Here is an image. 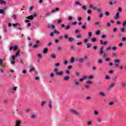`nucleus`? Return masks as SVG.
Instances as JSON below:
<instances>
[{"label":"nucleus","mask_w":126,"mask_h":126,"mask_svg":"<svg viewBox=\"0 0 126 126\" xmlns=\"http://www.w3.org/2000/svg\"><path fill=\"white\" fill-rule=\"evenodd\" d=\"M18 49V47L17 46H11L9 48V51H16Z\"/></svg>","instance_id":"39448f33"},{"label":"nucleus","mask_w":126,"mask_h":126,"mask_svg":"<svg viewBox=\"0 0 126 126\" xmlns=\"http://www.w3.org/2000/svg\"><path fill=\"white\" fill-rule=\"evenodd\" d=\"M0 3H1V4H6V2H5V1H3L2 0H0Z\"/></svg>","instance_id":"2f4dec72"},{"label":"nucleus","mask_w":126,"mask_h":126,"mask_svg":"<svg viewBox=\"0 0 126 126\" xmlns=\"http://www.w3.org/2000/svg\"><path fill=\"white\" fill-rule=\"evenodd\" d=\"M94 25H95V26H97V25H98V27H100V26H101V23H100V22H95L94 24Z\"/></svg>","instance_id":"4468645a"},{"label":"nucleus","mask_w":126,"mask_h":126,"mask_svg":"<svg viewBox=\"0 0 126 126\" xmlns=\"http://www.w3.org/2000/svg\"><path fill=\"white\" fill-rule=\"evenodd\" d=\"M55 28H56V26L55 25H52L51 26V29H55Z\"/></svg>","instance_id":"69168bd1"},{"label":"nucleus","mask_w":126,"mask_h":126,"mask_svg":"<svg viewBox=\"0 0 126 126\" xmlns=\"http://www.w3.org/2000/svg\"><path fill=\"white\" fill-rule=\"evenodd\" d=\"M121 86L122 88H123V89H126V82H123L122 83H121Z\"/></svg>","instance_id":"6e6552de"},{"label":"nucleus","mask_w":126,"mask_h":126,"mask_svg":"<svg viewBox=\"0 0 126 126\" xmlns=\"http://www.w3.org/2000/svg\"><path fill=\"white\" fill-rule=\"evenodd\" d=\"M43 54H47V53H48V48H44L43 51Z\"/></svg>","instance_id":"cd10ccee"},{"label":"nucleus","mask_w":126,"mask_h":126,"mask_svg":"<svg viewBox=\"0 0 126 126\" xmlns=\"http://www.w3.org/2000/svg\"><path fill=\"white\" fill-rule=\"evenodd\" d=\"M70 50L71 51H74V50H75V47H73V46H71L70 47Z\"/></svg>","instance_id":"58836bf2"},{"label":"nucleus","mask_w":126,"mask_h":126,"mask_svg":"<svg viewBox=\"0 0 126 126\" xmlns=\"http://www.w3.org/2000/svg\"><path fill=\"white\" fill-rule=\"evenodd\" d=\"M27 19H29L30 20H33V16L32 15H31L30 16H28L26 18Z\"/></svg>","instance_id":"6ab92c4d"},{"label":"nucleus","mask_w":126,"mask_h":126,"mask_svg":"<svg viewBox=\"0 0 126 126\" xmlns=\"http://www.w3.org/2000/svg\"><path fill=\"white\" fill-rule=\"evenodd\" d=\"M77 20L78 21H81V20H82V18L80 17H77Z\"/></svg>","instance_id":"052dcab7"},{"label":"nucleus","mask_w":126,"mask_h":126,"mask_svg":"<svg viewBox=\"0 0 126 126\" xmlns=\"http://www.w3.org/2000/svg\"><path fill=\"white\" fill-rule=\"evenodd\" d=\"M114 4H116V3H117V1H116V0L114 1L113 3V2H112V1H110L109 2V4L111 5V6L114 5Z\"/></svg>","instance_id":"f3484780"},{"label":"nucleus","mask_w":126,"mask_h":126,"mask_svg":"<svg viewBox=\"0 0 126 126\" xmlns=\"http://www.w3.org/2000/svg\"><path fill=\"white\" fill-rule=\"evenodd\" d=\"M98 17H99V18H102L103 17V13H101L100 14H99V15H98Z\"/></svg>","instance_id":"680f3d73"},{"label":"nucleus","mask_w":126,"mask_h":126,"mask_svg":"<svg viewBox=\"0 0 126 126\" xmlns=\"http://www.w3.org/2000/svg\"><path fill=\"white\" fill-rule=\"evenodd\" d=\"M100 33H101V32L99 30H97L95 32V35H100Z\"/></svg>","instance_id":"e433bc0d"},{"label":"nucleus","mask_w":126,"mask_h":126,"mask_svg":"<svg viewBox=\"0 0 126 126\" xmlns=\"http://www.w3.org/2000/svg\"><path fill=\"white\" fill-rule=\"evenodd\" d=\"M61 28H64L65 30H69L70 29V24H69V25L66 26H65L63 24H62V25H61Z\"/></svg>","instance_id":"7ed1b4c3"},{"label":"nucleus","mask_w":126,"mask_h":126,"mask_svg":"<svg viewBox=\"0 0 126 126\" xmlns=\"http://www.w3.org/2000/svg\"><path fill=\"white\" fill-rule=\"evenodd\" d=\"M50 77H51V78H53V77H54V76H55V74H54L53 73H51L50 75Z\"/></svg>","instance_id":"6e6d98bb"},{"label":"nucleus","mask_w":126,"mask_h":126,"mask_svg":"<svg viewBox=\"0 0 126 126\" xmlns=\"http://www.w3.org/2000/svg\"><path fill=\"white\" fill-rule=\"evenodd\" d=\"M76 59L74 58V57H72L70 58V63H74V61H76Z\"/></svg>","instance_id":"1a4fd4ad"},{"label":"nucleus","mask_w":126,"mask_h":126,"mask_svg":"<svg viewBox=\"0 0 126 126\" xmlns=\"http://www.w3.org/2000/svg\"><path fill=\"white\" fill-rule=\"evenodd\" d=\"M114 86H115V83L111 84L109 87V90H111V89H112Z\"/></svg>","instance_id":"b1692460"},{"label":"nucleus","mask_w":126,"mask_h":126,"mask_svg":"<svg viewBox=\"0 0 126 126\" xmlns=\"http://www.w3.org/2000/svg\"><path fill=\"white\" fill-rule=\"evenodd\" d=\"M70 112L71 113V114H73V115H75L76 116H78V112L73 109H70Z\"/></svg>","instance_id":"423d86ee"},{"label":"nucleus","mask_w":126,"mask_h":126,"mask_svg":"<svg viewBox=\"0 0 126 126\" xmlns=\"http://www.w3.org/2000/svg\"><path fill=\"white\" fill-rule=\"evenodd\" d=\"M31 118L32 119H36L37 118V114H32Z\"/></svg>","instance_id":"5701e85b"},{"label":"nucleus","mask_w":126,"mask_h":126,"mask_svg":"<svg viewBox=\"0 0 126 126\" xmlns=\"http://www.w3.org/2000/svg\"><path fill=\"white\" fill-rule=\"evenodd\" d=\"M54 33H56V34H60L59 32H58L56 30L54 31Z\"/></svg>","instance_id":"338daca9"},{"label":"nucleus","mask_w":126,"mask_h":126,"mask_svg":"<svg viewBox=\"0 0 126 126\" xmlns=\"http://www.w3.org/2000/svg\"><path fill=\"white\" fill-rule=\"evenodd\" d=\"M84 61V59L83 58H81L79 60V62L80 63H83V61Z\"/></svg>","instance_id":"a18cd8bd"},{"label":"nucleus","mask_w":126,"mask_h":126,"mask_svg":"<svg viewBox=\"0 0 126 126\" xmlns=\"http://www.w3.org/2000/svg\"><path fill=\"white\" fill-rule=\"evenodd\" d=\"M99 95L100 96H101V97H105L106 96V94L105 93L102 92H99Z\"/></svg>","instance_id":"a211bd4d"},{"label":"nucleus","mask_w":126,"mask_h":126,"mask_svg":"<svg viewBox=\"0 0 126 126\" xmlns=\"http://www.w3.org/2000/svg\"><path fill=\"white\" fill-rule=\"evenodd\" d=\"M120 18V13L117 12L116 14L115 17H114V19H118Z\"/></svg>","instance_id":"ddd939ff"},{"label":"nucleus","mask_w":126,"mask_h":126,"mask_svg":"<svg viewBox=\"0 0 126 126\" xmlns=\"http://www.w3.org/2000/svg\"><path fill=\"white\" fill-rule=\"evenodd\" d=\"M115 63H121V60L119 59H116L115 60Z\"/></svg>","instance_id":"473e14b6"},{"label":"nucleus","mask_w":126,"mask_h":126,"mask_svg":"<svg viewBox=\"0 0 126 126\" xmlns=\"http://www.w3.org/2000/svg\"><path fill=\"white\" fill-rule=\"evenodd\" d=\"M87 84L89 85L92 84V81H87Z\"/></svg>","instance_id":"e2e57ef3"},{"label":"nucleus","mask_w":126,"mask_h":126,"mask_svg":"<svg viewBox=\"0 0 126 126\" xmlns=\"http://www.w3.org/2000/svg\"><path fill=\"white\" fill-rule=\"evenodd\" d=\"M118 11L119 12H122V11H123V9H122V7H118Z\"/></svg>","instance_id":"09e8293b"},{"label":"nucleus","mask_w":126,"mask_h":126,"mask_svg":"<svg viewBox=\"0 0 126 126\" xmlns=\"http://www.w3.org/2000/svg\"><path fill=\"white\" fill-rule=\"evenodd\" d=\"M76 38H77V39H81L82 36H81V34H79L78 36H76Z\"/></svg>","instance_id":"a19ab883"},{"label":"nucleus","mask_w":126,"mask_h":126,"mask_svg":"<svg viewBox=\"0 0 126 126\" xmlns=\"http://www.w3.org/2000/svg\"><path fill=\"white\" fill-rule=\"evenodd\" d=\"M87 126H91L92 125V121H88L87 123Z\"/></svg>","instance_id":"c03bdc74"},{"label":"nucleus","mask_w":126,"mask_h":126,"mask_svg":"<svg viewBox=\"0 0 126 126\" xmlns=\"http://www.w3.org/2000/svg\"><path fill=\"white\" fill-rule=\"evenodd\" d=\"M45 104H46V101H42L41 104V106L43 107V106H44Z\"/></svg>","instance_id":"603ef678"},{"label":"nucleus","mask_w":126,"mask_h":126,"mask_svg":"<svg viewBox=\"0 0 126 126\" xmlns=\"http://www.w3.org/2000/svg\"><path fill=\"white\" fill-rule=\"evenodd\" d=\"M22 72L23 74H26V73H27V71L26 70H23Z\"/></svg>","instance_id":"8fccbe9b"},{"label":"nucleus","mask_w":126,"mask_h":126,"mask_svg":"<svg viewBox=\"0 0 126 126\" xmlns=\"http://www.w3.org/2000/svg\"><path fill=\"white\" fill-rule=\"evenodd\" d=\"M20 53V51L19 50H18L17 53L15 54V56H12V58L13 60H15V58H17L18 56H19V54Z\"/></svg>","instance_id":"20e7f679"},{"label":"nucleus","mask_w":126,"mask_h":126,"mask_svg":"<svg viewBox=\"0 0 126 126\" xmlns=\"http://www.w3.org/2000/svg\"><path fill=\"white\" fill-rule=\"evenodd\" d=\"M82 78H81V79H79V81L80 82H83V81H84V80H85V79H86V76H82Z\"/></svg>","instance_id":"9d476101"},{"label":"nucleus","mask_w":126,"mask_h":126,"mask_svg":"<svg viewBox=\"0 0 126 126\" xmlns=\"http://www.w3.org/2000/svg\"><path fill=\"white\" fill-rule=\"evenodd\" d=\"M88 36L89 37H91L92 36V32H88Z\"/></svg>","instance_id":"bf43d9fd"},{"label":"nucleus","mask_w":126,"mask_h":126,"mask_svg":"<svg viewBox=\"0 0 126 126\" xmlns=\"http://www.w3.org/2000/svg\"><path fill=\"white\" fill-rule=\"evenodd\" d=\"M0 13L1 14H2L4 13V11H3V10H2V9H0Z\"/></svg>","instance_id":"0e129e2a"},{"label":"nucleus","mask_w":126,"mask_h":126,"mask_svg":"<svg viewBox=\"0 0 126 126\" xmlns=\"http://www.w3.org/2000/svg\"><path fill=\"white\" fill-rule=\"evenodd\" d=\"M67 68H68V69H71V68H72V66L69 65L67 66Z\"/></svg>","instance_id":"774afa93"},{"label":"nucleus","mask_w":126,"mask_h":126,"mask_svg":"<svg viewBox=\"0 0 126 126\" xmlns=\"http://www.w3.org/2000/svg\"><path fill=\"white\" fill-rule=\"evenodd\" d=\"M29 68H30V70H29V72H32V71H34V70H35V68H34V67H32V66L31 65H30L28 66Z\"/></svg>","instance_id":"0eeeda50"},{"label":"nucleus","mask_w":126,"mask_h":126,"mask_svg":"<svg viewBox=\"0 0 126 126\" xmlns=\"http://www.w3.org/2000/svg\"><path fill=\"white\" fill-rule=\"evenodd\" d=\"M82 9H83V10H87V7H86L85 5H83L82 6Z\"/></svg>","instance_id":"72a5a7b5"},{"label":"nucleus","mask_w":126,"mask_h":126,"mask_svg":"<svg viewBox=\"0 0 126 126\" xmlns=\"http://www.w3.org/2000/svg\"><path fill=\"white\" fill-rule=\"evenodd\" d=\"M111 50H112V47L111 46L107 47L106 49V51H107V52L111 51Z\"/></svg>","instance_id":"c85d7f7f"},{"label":"nucleus","mask_w":126,"mask_h":126,"mask_svg":"<svg viewBox=\"0 0 126 126\" xmlns=\"http://www.w3.org/2000/svg\"><path fill=\"white\" fill-rule=\"evenodd\" d=\"M83 65H82V64H81V63H79L78 64V68H81V67H83Z\"/></svg>","instance_id":"79ce46f5"},{"label":"nucleus","mask_w":126,"mask_h":126,"mask_svg":"<svg viewBox=\"0 0 126 126\" xmlns=\"http://www.w3.org/2000/svg\"><path fill=\"white\" fill-rule=\"evenodd\" d=\"M51 58H52V59H56V58H57V57L56 56V54H51Z\"/></svg>","instance_id":"7c9ffc66"},{"label":"nucleus","mask_w":126,"mask_h":126,"mask_svg":"<svg viewBox=\"0 0 126 126\" xmlns=\"http://www.w3.org/2000/svg\"><path fill=\"white\" fill-rule=\"evenodd\" d=\"M5 60L4 59H0V63H5Z\"/></svg>","instance_id":"de8ad7c7"},{"label":"nucleus","mask_w":126,"mask_h":126,"mask_svg":"<svg viewBox=\"0 0 126 126\" xmlns=\"http://www.w3.org/2000/svg\"><path fill=\"white\" fill-rule=\"evenodd\" d=\"M63 37L65 39H67L68 38V34H64Z\"/></svg>","instance_id":"4d7b16f0"},{"label":"nucleus","mask_w":126,"mask_h":126,"mask_svg":"<svg viewBox=\"0 0 126 126\" xmlns=\"http://www.w3.org/2000/svg\"><path fill=\"white\" fill-rule=\"evenodd\" d=\"M0 67H1L0 68H2V69H4V68H5V65H4L3 63H0Z\"/></svg>","instance_id":"4be33fe9"},{"label":"nucleus","mask_w":126,"mask_h":126,"mask_svg":"<svg viewBox=\"0 0 126 126\" xmlns=\"http://www.w3.org/2000/svg\"><path fill=\"white\" fill-rule=\"evenodd\" d=\"M91 41L93 42V43H94V42H96V41H97V39L96 38H92L91 39Z\"/></svg>","instance_id":"c9c22d12"},{"label":"nucleus","mask_w":126,"mask_h":126,"mask_svg":"<svg viewBox=\"0 0 126 126\" xmlns=\"http://www.w3.org/2000/svg\"><path fill=\"white\" fill-rule=\"evenodd\" d=\"M38 47V45H37V44H35V45H33V46H32V48H33V49H36V48H37Z\"/></svg>","instance_id":"13d9d810"},{"label":"nucleus","mask_w":126,"mask_h":126,"mask_svg":"<svg viewBox=\"0 0 126 126\" xmlns=\"http://www.w3.org/2000/svg\"><path fill=\"white\" fill-rule=\"evenodd\" d=\"M104 14L105 15H106V16H109V15H110V12H109L108 11H105L104 12Z\"/></svg>","instance_id":"4c0bfd02"},{"label":"nucleus","mask_w":126,"mask_h":126,"mask_svg":"<svg viewBox=\"0 0 126 126\" xmlns=\"http://www.w3.org/2000/svg\"><path fill=\"white\" fill-rule=\"evenodd\" d=\"M54 71L55 72L56 75H59L60 76H61V75H63V71L59 72L58 71V68H57L54 69Z\"/></svg>","instance_id":"f03ea898"},{"label":"nucleus","mask_w":126,"mask_h":126,"mask_svg":"<svg viewBox=\"0 0 126 126\" xmlns=\"http://www.w3.org/2000/svg\"><path fill=\"white\" fill-rule=\"evenodd\" d=\"M75 4H78V5H79V6H81L82 4L81 3H79V2L78 1H76L75 2Z\"/></svg>","instance_id":"3c124183"},{"label":"nucleus","mask_w":126,"mask_h":126,"mask_svg":"<svg viewBox=\"0 0 126 126\" xmlns=\"http://www.w3.org/2000/svg\"><path fill=\"white\" fill-rule=\"evenodd\" d=\"M4 33H7L8 32V29H7V27L5 26L3 29Z\"/></svg>","instance_id":"9b49d317"},{"label":"nucleus","mask_w":126,"mask_h":126,"mask_svg":"<svg viewBox=\"0 0 126 126\" xmlns=\"http://www.w3.org/2000/svg\"><path fill=\"white\" fill-rule=\"evenodd\" d=\"M120 31L122 33H125L126 32V29L125 28H122L120 29Z\"/></svg>","instance_id":"393cba45"},{"label":"nucleus","mask_w":126,"mask_h":126,"mask_svg":"<svg viewBox=\"0 0 126 126\" xmlns=\"http://www.w3.org/2000/svg\"><path fill=\"white\" fill-rule=\"evenodd\" d=\"M64 80H65V81H68V80H69V76H66L64 77Z\"/></svg>","instance_id":"bb28decb"},{"label":"nucleus","mask_w":126,"mask_h":126,"mask_svg":"<svg viewBox=\"0 0 126 126\" xmlns=\"http://www.w3.org/2000/svg\"><path fill=\"white\" fill-rule=\"evenodd\" d=\"M74 83L75 84V85H77L78 86L79 85L80 83L79 82H77V81H76V79H75L74 81Z\"/></svg>","instance_id":"412c9836"},{"label":"nucleus","mask_w":126,"mask_h":126,"mask_svg":"<svg viewBox=\"0 0 126 126\" xmlns=\"http://www.w3.org/2000/svg\"><path fill=\"white\" fill-rule=\"evenodd\" d=\"M117 49H118V47H117L113 46L112 47H111V50L112 51H117Z\"/></svg>","instance_id":"a878e982"},{"label":"nucleus","mask_w":126,"mask_h":126,"mask_svg":"<svg viewBox=\"0 0 126 126\" xmlns=\"http://www.w3.org/2000/svg\"><path fill=\"white\" fill-rule=\"evenodd\" d=\"M100 45H107V41H103V40H100Z\"/></svg>","instance_id":"2eb2a0df"},{"label":"nucleus","mask_w":126,"mask_h":126,"mask_svg":"<svg viewBox=\"0 0 126 126\" xmlns=\"http://www.w3.org/2000/svg\"><path fill=\"white\" fill-rule=\"evenodd\" d=\"M109 66H112L113 68H120L123 69V66H120L119 63H109Z\"/></svg>","instance_id":"f257e3e1"},{"label":"nucleus","mask_w":126,"mask_h":126,"mask_svg":"<svg viewBox=\"0 0 126 126\" xmlns=\"http://www.w3.org/2000/svg\"><path fill=\"white\" fill-rule=\"evenodd\" d=\"M94 114L95 116H97L98 115V114H99V112L97 111H94Z\"/></svg>","instance_id":"37998d69"},{"label":"nucleus","mask_w":126,"mask_h":126,"mask_svg":"<svg viewBox=\"0 0 126 126\" xmlns=\"http://www.w3.org/2000/svg\"><path fill=\"white\" fill-rule=\"evenodd\" d=\"M103 50H104V46H101V47L100 48V52H99V54H100V55H102Z\"/></svg>","instance_id":"dca6fc26"},{"label":"nucleus","mask_w":126,"mask_h":126,"mask_svg":"<svg viewBox=\"0 0 126 126\" xmlns=\"http://www.w3.org/2000/svg\"><path fill=\"white\" fill-rule=\"evenodd\" d=\"M79 32H80V30H76L75 31V34H79Z\"/></svg>","instance_id":"49530a36"},{"label":"nucleus","mask_w":126,"mask_h":126,"mask_svg":"<svg viewBox=\"0 0 126 126\" xmlns=\"http://www.w3.org/2000/svg\"><path fill=\"white\" fill-rule=\"evenodd\" d=\"M92 47V45L91 44H87V49H89V48H91Z\"/></svg>","instance_id":"f704fd0d"},{"label":"nucleus","mask_w":126,"mask_h":126,"mask_svg":"<svg viewBox=\"0 0 126 126\" xmlns=\"http://www.w3.org/2000/svg\"><path fill=\"white\" fill-rule=\"evenodd\" d=\"M75 75H76V76H78L80 75V72H75Z\"/></svg>","instance_id":"5fc2aeb1"},{"label":"nucleus","mask_w":126,"mask_h":126,"mask_svg":"<svg viewBox=\"0 0 126 126\" xmlns=\"http://www.w3.org/2000/svg\"><path fill=\"white\" fill-rule=\"evenodd\" d=\"M122 25L123 26H124L125 27V26H126V21H124L123 23H122Z\"/></svg>","instance_id":"864d4df0"},{"label":"nucleus","mask_w":126,"mask_h":126,"mask_svg":"<svg viewBox=\"0 0 126 126\" xmlns=\"http://www.w3.org/2000/svg\"><path fill=\"white\" fill-rule=\"evenodd\" d=\"M86 79H93V78H94V77L92 75H91L90 76H86Z\"/></svg>","instance_id":"aec40b11"},{"label":"nucleus","mask_w":126,"mask_h":126,"mask_svg":"<svg viewBox=\"0 0 126 126\" xmlns=\"http://www.w3.org/2000/svg\"><path fill=\"white\" fill-rule=\"evenodd\" d=\"M57 51H62L63 50V48L61 46H57Z\"/></svg>","instance_id":"c756f323"},{"label":"nucleus","mask_w":126,"mask_h":126,"mask_svg":"<svg viewBox=\"0 0 126 126\" xmlns=\"http://www.w3.org/2000/svg\"><path fill=\"white\" fill-rule=\"evenodd\" d=\"M68 41L70 43H71V42H73V41H74V39L72 37H69L68 38Z\"/></svg>","instance_id":"f8f14e48"},{"label":"nucleus","mask_w":126,"mask_h":126,"mask_svg":"<svg viewBox=\"0 0 126 126\" xmlns=\"http://www.w3.org/2000/svg\"><path fill=\"white\" fill-rule=\"evenodd\" d=\"M98 123H102V122H103V120H102V119L101 118H98L97 120Z\"/></svg>","instance_id":"ea45409f"}]
</instances>
